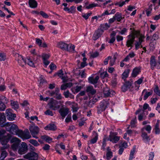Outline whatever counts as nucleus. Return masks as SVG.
<instances>
[{"mask_svg": "<svg viewBox=\"0 0 160 160\" xmlns=\"http://www.w3.org/2000/svg\"><path fill=\"white\" fill-rule=\"evenodd\" d=\"M135 36H139L138 41L136 42L135 43V48L138 49L139 48L142 47L141 43L144 39V37L142 35H140L138 31H134L128 36V39L126 42V45L128 47H132L134 41Z\"/></svg>", "mask_w": 160, "mask_h": 160, "instance_id": "nucleus-1", "label": "nucleus"}, {"mask_svg": "<svg viewBox=\"0 0 160 160\" xmlns=\"http://www.w3.org/2000/svg\"><path fill=\"white\" fill-rule=\"evenodd\" d=\"M38 58L36 56H27L26 58V64L30 66L35 67L37 62Z\"/></svg>", "mask_w": 160, "mask_h": 160, "instance_id": "nucleus-2", "label": "nucleus"}, {"mask_svg": "<svg viewBox=\"0 0 160 160\" xmlns=\"http://www.w3.org/2000/svg\"><path fill=\"white\" fill-rule=\"evenodd\" d=\"M30 122L32 123V124L30 125L29 128V130L31 133L33 137L35 138H38L37 135L39 133L40 129L38 126H35L33 122L30 121Z\"/></svg>", "mask_w": 160, "mask_h": 160, "instance_id": "nucleus-3", "label": "nucleus"}, {"mask_svg": "<svg viewBox=\"0 0 160 160\" xmlns=\"http://www.w3.org/2000/svg\"><path fill=\"white\" fill-rule=\"evenodd\" d=\"M23 158L28 160H38V155L37 153L34 152H32L24 155Z\"/></svg>", "mask_w": 160, "mask_h": 160, "instance_id": "nucleus-4", "label": "nucleus"}, {"mask_svg": "<svg viewBox=\"0 0 160 160\" xmlns=\"http://www.w3.org/2000/svg\"><path fill=\"white\" fill-rule=\"evenodd\" d=\"M49 108L53 110H56L60 108V105L58 104V102L56 100L52 98L48 104Z\"/></svg>", "mask_w": 160, "mask_h": 160, "instance_id": "nucleus-5", "label": "nucleus"}, {"mask_svg": "<svg viewBox=\"0 0 160 160\" xmlns=\"http://www.w3.org/2000/svg\"><path fill=\"white\" fill-rule=\"evenodd\" d=\"M5 127L7 130L12 134L15 133V131L18 128V126L16 125L9 122L7 123Z\"/></svg>", "mask_w": 160, "mask_h": 160, "instance_id": "nucleus-6", "label": "nucleus"}, {"mask_svg": "<svg viewBox=\"0 0 160 160\" xmlns=\"http://www.w3.org/2000/svg\"><path fill=\"white\" fill-rule=\"evenodd\" d=\"M109 104L108 101L103 100L100 103L99 106L98 107V113H101L104 111Z\"/></svg>", "mask_w": 160, "mask_h": 160, "instance_id": "nucleus-7", "label": "nucleus"}, {"mask_svg": "<svg viewBox=\"0 0 160 160\" xmlns=\"http://www.w3.org/2000/svg\"><path fill=\"white\" fill-rule=\"evenodd\" d=\"M12 142H14L12 146V149L14 151H17L19 147V146L21 141L16 137H13L12 139Z\"/></svg>", "mask_w": 160, "mask_h": 160, "instance_id": "nucleus-8", "label": "nucleus"}, {"mask_svg": "<svg viewBox=\"0 0 160 160\" xmlns=\"http://www.w3.org/2000/svg\"><path fill=\"white\" fill-rule=\"evenodd\" d=\"M116 132H110L109 136V140L113 143H116L120 139V137L117 136Z\"/></svg>", "mask_w": 160, "mask_h": 160, "instance_id": "nucleus-9", "label": "nucleus"}, {"mask_svg": "<svg viewBox=\"0 0 160 160\" xmlns=\"http://www.w3.org/2000/svg\"><path fill=\"white\" fill-rule=\"evenodd\" d=\"M28 151V146L25 142H22L21 146L18 149V152L20 154H23L26 153Z\"/></svg>", "mask_w": 160, "mask_h": 160, "instance_id": "nucleus-10", "label": "nucleus"}, {"mask_svg": "<svg viewBox=\"0 0 160 160\" xmlns=\"http://www.w3.org/2000/svg\"><path fill=\"white\" fill-rule=\"evenodd\" d=\"M16 57L19 65L22 67H24L26 64V59L24 60L22 56L18 54H16Z\"/></svg>", "mask_w": 160, "mask_h": 160, "instance_id": "nucleus-11", "label": "nucleus"}, {"mask_svg": "<svg viewBox=\"0 0 160 160\" xmlns=\"http://www.w3.org/2000/svg\"><path fill=\"white\" fill-rule=\"evenodd\" d=\"M103 31V30L101 29L97 30L93 35V39L95 41L98 39L102 35Z\"/></svg>", "mask_w": 160, "mask_h": 160, "instance_id": "nucleus-12", "label": "nucleus"}, {"mask_svg": "<svg viewBox=\"0 0 160 160\" xmlns=\"http://www.w3.org/2000/svg\"><path fill=\"white\" fill-rule=\"evenodd\" d=\"M11 138V135L10 134H8L0 139L1 143L2 145H6L8 142L9 139Z\"/></svg>", "mask_w": 160, "mask_h": 160, "instance_id": "nucleus-13", "label": "nucleus"}, {"mask_svg": "<svg viewBox=\"0 0 160 160\" xmlns=\"http://www.w3.org/2000/svg\"><path fill=\"white\" fill-rule=\"evenodd\" d=\"M103 93L105 97H111L115 94V92L112 90H109L108 88H105L103 90Z\"/></svg>", "mask_w": 160, "mask_h": 160, "instance_id": "nucleus-14", "label": "nucleus"}, {"mask_svg": "<svg viewBox=\"0 0 160 160\" xmlns=\"http://www.w3.org/2000/svg\"><path fill=\"white\" fill-rule=\"evenodd\" d=\"M41 57L43 59V63L45 66H47L50 62L47 60L50 57L49 55L45 53H42L41 55Z\"/></svg>", "mask_w": 160, "mask_h": 160, "instance_id": "nucleus-15", "label": "nucleus"}, {"mask_svg": "<svg viewBox=\"0 0 160 160\" xmlns=\"http://www.w3.org/2000/svg\"><path fill=\"white\" fill-rule=\"evenodd\" d=\"M6 117L3 113H2L0 116V126L1 127H5L7 123H6Z\"/></svg>", "mask_w": 160, "mask_h": 160, "instance_id": "nucleus-16", "label": "nucleus"}, {"mask_svg": "<svg viewBox=\"0 0 160 160\" xmlns=\"http://www.w3.org/2000/svg\"><path fill=\"white\" fill-rule=\"evenodd\" d=\"M57 47L62 50H66L69 45L63 42H60L57 43Z\"/></svg>", "mask_w": 160, "mask_h": 160, "instance_id": "nucleus-17", "label": "nucleus"}, {"mask_svg": "<svg viewBox=\"0 0 160 160\" xmlns=\"http://www.w3.org/2000/svg\"><path fill=\"white\" fill-rule=\"evenodd\" d=\"M132 81H128L126 82L124 85L122 87V91L124 92L129 89L131 86L132 83Z\"/></svg>", "mask_w": 160, "mask_h": 160, "instance_id": "nucleus-18", "label": "nucleus"}, {"mask_svg": "<svg viewBox=\"0 0 160 160\" xmlns=\"http://www.w3.org/2000/svg\"><path fill=\"white\" fill-rule=\"evenodd\" d=\"M59 112L62 116V119H63L68 114L69 112V109L68 108L64 109H61L59 110Z\"/></svg>", "mask_w": 160, "mask_h": 160, "instance_id": "nucleus-19", "label": "nucleus"}, {"mask_svg": "<svg viewBox=\"0 0 160 160\" xmlns=\"http://www.w3.org/2000/svg\"><path fill=\"white\" fill-rule=\"evenodd\" d=\"M46 130L55 131L57 129L56 126L53 124H49L44 127Z\"/></svg>", "mask_w": 160, "mask_h": 160, "instance_id": "nucleus-20", "label": "nucleus"}, {"mask_svg": "<svg viewBox=\"0 0 160 160\" xmlns=\"http://www.w3.org/2000/svg\"><path fill=\"white\" fill-rule=\"evenodd\" d=\"M99 79V77L97 76L95 78H94L92 77H90L88 78V82L89 83L95 84L98 82V81Z\"/></svg>", "mask_w": 160, "mask_h": 160, "instance_id": "nucleus-21", "label": "nucleus"}, {"mask_svg": "<svg viewBox=\"0 0 160 160\" xmlns=\"http://www.w3.org/2000/svg\"><path fill=\"white\" fill-rule=\"evenodd\" d=\"M150 64L151 66V68L153 69L154 67L157 65V62L156 61L155 57L154 56H152L150 59Z\"/></svg>", "mask_w": 160, "mask_h": 160, "instance_id": "nucleus-22", "label": "nucleus"}, {"mask_svg": "<svg viewBox=\"0 0 160 160\" xmlns=\"http://www.w3.org/2000/svg\"><path fill=\"white\" fill-rule=\"evenodd\" d=\"M144 92H145V93L143 99L144 100H146L152 94L153 91L152 90H151L150 92H148L147 91V89H145L143 91L142 94Z\"/></svg>", "mask_w": 160, "mask_h": 160, "instance_id": "nucleus-23", "label": "nucleus"}, {"mask_svg": "<svg viewBox=\"0 0 160 160\" xmlns=\"http://www.w3.org/2000/svg\"><path fill=\"white\" fill-rule=\"evenodd\" d=\"M141 72V68H140L136 67L134 68L132 73V76L133 77H135Z\"/></svg>", "mask_w": 160, "mask_h": 160, "instance_id": "nucleus-24", "label": "nucleus"}, {"mask_svg": "<svg viewBox=\"0 0 160 160\" xmlns=\"http://www.w3.org/2000/svg\"><path fill=\"white\" fill-rule=\"evenodd\" d=\"M86 91L92 95H94L96 92V90L93 88L92 86H88L87 87Z\"/></svg>", "mask_w": 160, "mask_h": 160, "instance_id": "nucleus-25", "label": "nucleus"}, {"mask_svg": "<svg viewBox=\"0 0 160 160\" xmlns=\"http://www.w3.org/2000/svg\"><path fill=\"white\" fill-rule=\"evenodd\" d=\"M28 3L31 8H35L37 7L38 3L35 0H29Z\"/></svg>", "mask_w": 160, "mask_h": 160, "instance_id": "nucleus-26", "label": "nucleus"}, {"mask_svg": "<svg viewBox=\"0 0 160 160\" xmlns=\"http://www.w3.org/2000/svg\"><path fill=\"white\" fill-rule=\"evenodd\" d=\"M31 137V135L27 130L26 132H23L21 138L23 139H28L30 138Z\"/></svg>", "mask_w": 160, "mask_h": 160, "instance_id": "nucleus-27", "label": "nucleus"}, {"mask_svg": "<svg viewBox=\"0 0 160 160\" xmlns=\"http://www.w3.org/2000/svg\"><path fill=\"white\" fill-rule=\"evenodd\" d=\"M141 137L143 139L146 141H149L150 140V138L148 136L147 133L144 131H142Z\"/></svg>", "mask_w": 160, "mask_h": 160, "instance_id": "nucleus-28", "label": "nucleus"}, {"mask_svg": "<svg viewBox=\"0 0 160 160\" xmlns=\"http://www.w3.org/2000/svg\"><path fill=\"white\" fill-rule=\"evenodd\" d=\"M129 72L130 70L129 69H128L125 70L122 74V78L125 80L128 77Z\"/></svg>", "mask_w": 160, "mask_h": 160, "instance_id": "nucleus-29", "label": "nucleus"}, {"mask_svg": "<svg viewBox=\"0 0 160 160\" xmlns=\"http://www.w3.org/2000/svg\"><path fill=\"white\" fill-rule=\"evenodd\" d=\"M93 134L94 135V137L90 141V142L92 144H94L96 143L98 139V133L95 132H94Z\"/></svg>", "mask_w": 160, "mask_h": 160, "instance_id": "nucleus-30", "label": "nucleus"}, {"mask_svg": "<svg viewBox=\"0 0 160 160\" xmlns=\"http://www.w3.org/2000/svg\"><path fill=\"white\" fill-rule=\"evenodd\" d=\"M75 46L71 44L70 45L69 47H68L67 48L66 50L68 52H75Z\"/></svg>", "mask_w": 160, "mask_h": 160, "instance_id": "nucleus-31", "label": "nucleus"}, {"mask_svg": "<svg viewBox=\"0 0 160 160\" xmlns=\"http://www.w3.org/2000/svg\"><path fill=\"white\" fill-rule=\"evenodd\" d=\"M114 17L115 19L118 22L120 21L122 18L121 14L118 12L117 13Z\"/></svg>", "mask_w": 160, "mask_h": 160, "instance_id": "nucleus-32", "label": "nucleus"}, {"mask_svg": "<svg viewBox=\"0 0 160 160\" xmlns=\"http://www.w3.org/2000/svg\"><path fill=\"white\" fill-rule=\"evenodd\" d=\"M97 100L95 98H93L90 100L88 102V106L89 107H92L93 105L95 103Z\"/></svg>", "mask_w": 160, "mask_h": 160, "instance_id": "nucleus-33", "label": "nucleus"}, {"mask_svg": "<svg viewBox=\"0 0 160 160\" xmlns=\"http://www.w3.org/2000/svg\"><path fill=\"white\" fill-rule=\"evenodd\" d=\"M71 105L73 111L77 112L78 109L77 104L74 102H72L71 103Z\"/></svg>", "mask_w": 160, "mask_h": 160, "instance_id": "nucleus-34", "label": "nucleus"}, {"mask_svg": "<svg viewBox=\"0 0 160 160\" xmlns=\"http://www.w3.org/2000/svg\"><path fill=\"white\" fill-rule=\"evenodd\" d=\"M11 105L12 107V108L15 109H17L19 107V105L18 103L17 102H14L13 100H11Z\"/></svg>", "mask_w": 160, "mask_h": 160, "instance_id": "nucleus-35", "label": "nucleus"}, {"mask_svg": "<svg viewBox=\"0 0 160 160\" xmlns=\"http://www.w3.org/2000/svg\"><path fill=\"white\" fill-rule=\"evenodd\" d=\"M23 132V131L22 130H19L18 128L15 131V133H14L13 134L17 135L21 138Z\"/></svg>", "mask_w": 160, "mask_h": 160, "instance_id": "nucleus-36", "label": "nucleus"}, {"mask_svg": "<svg viewBox=\"0 0 160 160\" xmlns=\"http://www.w3.org/2000/svg\"><path fill=\"white\" fill-rule=\"evenodd\" d=\"M151 128V127L150 125H148L145 127H144L142 128V131H144L145 130H146L148 132V133H149L150 132Z\"/></svg>", "mask_w": 160, "mask_h": 160, "instance_id": "nucleus-37", "label": "nucleus"}, {"mask_svg": "<svg viewBox=\"0 0 160 160\" xmlns=\"http://www.w3.org/2000/svg\"><path fill=\"white\" fill-rule=\"evenodd\" d=\"M153 91L156 94L159 96H160V89H159L158 85L155 86V88L153 89Z\"/></svg>", "mask_w": 160, "mask_h": 160, "instance_id": "nucleus-38", "label": "nucleus"}, {"mask_svg": "<svg viewBox=\"0 0 160 160\" xmlns=\"http://www.w3.org/2000/svg\"><path fill=\"white\" fill-rule=\"evenodd\" d=\"M29 142L31 144L33 145L34 146L37 147L39 145V143L35 140L31 139L29 140Z\"/></svg>", "mask_w": 160, "mask_h": 160, "instance_id": "nucleus-39", "label": "nucleus"}, {"mask_svg": "<svg viewBox=\"0 0 160 160\" xmlns=\"http://www.w3.org/2000/svg\"><path fill=\"white\" fill-rule=\"evenodd\" d=\"M6 59V56L4 53L0 52V61H3Z\"/></svg>", "mask_w": 160, "mask_h": 160, "instance_id": "nucleus-40", "label": "nucleus"}, {"mask_svg": "<svg viewBox=\"0 0 160 160\" xmlns=\"http://www.w3.org/2000/svg\"><path fill=\"white\" fill-rule=\"evenodd\" d=\"M57 75L60 78L62 79H63V80H64V78H63V72L62 71V70H60L58 72H57L54 75V76L55 77V76Z\"/></svg>", "mask_w": 160, "mask_h": 160, "instance_id": "nucleus-41", "label": "nucleus"}, {"mask_svg": "<svg viewBox=\"0 0 160 160\" xmlns=\"http://www.w3.org/2000/svg\"><path fill=\"white\" fill-rule=\"evenodd\" d=\"M6 108V106L2 101L0 100V111H4Z\"/></svg>", "mask_w": 160, "mask_h": 160, "instance_id": "nucleus-42", "label": "nucleus"}, {"mask_svg": "<svg viewBox=\"0 0 160 160\" xmlns=\"http://www.w3.org/2000/svg\"><path fill=\"white\" fill-rule=\"evenodd\" d=\"M98 6V4H95L94 3H92L89 4L88 5H87L86 6V8L89 9H90Z\"/></svg>", "mask_w": 160, "mask_h": 160, "instance_id": "nucleus-43", "label": "nucleus"}, {"mask_svg": "<svg viewBox=\"0 0 160 160\" xmlns=\"http://www.w3.org/2000/svg\"><path fill=\"white\" fill-rule=\"evenodd\" d=\"M106 155L107 160H110L112 157V152H107Z\"/></svg>", "mask_w": 160, "mask_h": 160, "instance_id": "nucleus-44", "label": "nucleus"}, {"mask_svg": "<svg viewBox=\"0 0 160 160\" xmlns=\"http://www.w3.org/2000/svg\"><path fill=\"white\" fill-rule=\"evenodd\" d=\"M144 113L143 112L142 113L140 114L138 117V120L139 121H142L143 119H145V117H144Z\"/></svg>", "mask_w": 160, "mask_h": 160, "instance_id": "nucleus-45", "label": "nucleus"}, {"mask_svg": "<svg viewBox=\"0 0 160 160\" xmlns=\"http://www.w3.org/2000/svg\"><path fill=\"white\" fill-rule=\"evenodd\" d=\"M8 155V153L6 151H2L1 154V158H4Z\"/></svg>", "mask_w": 160, "mask_h": 160, "instance_id": "nucleus-46", "label": "nucleus"}, {"mask_svg": "<svg viewBox=\"0 0 160 160\" xmlns=\"http://www.w3.org/2000/svg\"><path fill=\"white\" fill-rule=\"evenodd\" d=\"M16 117V115L15 114H10V116H8V119L10 121H13L14 120V118Z\"/></svg>", "mask_w": 160, "mask_h": 160, "instance_id": "nucleus-47", "label": "nucleus"}, {"mask_svg": "<svg viewBox=\"0 0 160 160\" xmlns=\"http://www.w3.org/2000/svg\"><path fill=\"white\" fill-rule=\"evenodd\" d=\"M76 7L74 6H72L69 8L68 13H74L75 12Z\"/></svg>", "mask_w": 160, "mask_h": 160, "instance_id": "nucleus-48", "label": "nucleus"}, {"mask_svg": "<svg viewBox=\"0 0 160 160\" xmlns=\"http://www.w3.org/2000/svg\"><path fill=\"white\" fill-rule=\"evenodd\" d=\"M6 131L3 129L0 130V139L4 137L5 135Z\"/></svg>", "mask_w": 160, "mask_h": 160, "instance_id": "nucleus-49", "label": "nucleus"}, {"mask_svg": "<svg viewBox=\"0 0 160 160\" xmlns=\"http://www.w3.org/2000/svg\"><path fill=\"white\" fill-rule=\"evenodd\" d=\"M108 74L107 72H103L101 73L100 74V77L102 78H104L105 77H108Z\"/></svg>", "mask_w": 160, "mask_h": 160, "instance_id": "nucleus-50", "label": "nucleus"}, {"mask_svg": "<svg viewBox=\"0 0 160 160\" xmlns=\"http://www.w3.org/2000/svg\"><path fill=\"white\" fill-rule=\"evenodd\" d=\"M155 133L156 134H159L160 133V130L159 128V126L155 125L154 128Z\"/></svg>", "mask_w": 160, "mask_h": 160, "instance_id": "nucleus-51", "label": "nucleus"}, {"mask_svg": "<svg viewBox=\"0 0 160 160\" xmlns=\"http://www.w3.org/2000/svg\"><path fill=\"white\" fill-rule=\"evenodd\" d=\"M143 77H142L140 78L139 79H138L137 81H135V85H136L137 84H141L143 81Z\"/></svg>", "mask_w": 160, "mask_h": 160, "instance_id": "nucleus-52", "label": "nucleus"}, {"mask_svg": "<svg viewBox=\"0 0 160 160\" xmlns=\"http://www.w3.org/2000/svg\"><path fill=\"white\" fill-rule=\"evenodd\" d=\"M44 113L46 115H48L51 116H53V115L52 111L50 110H47L44 112Z\"/></svg>", "mask_w": 160, "mask_h": 160, "instance_id": "nucleus-53", "label": "nucleus"}, {"mask_svg": "<svg viewBox=\"0 0 160 160\" xmlns=\"http://www.w3.org/2000/svg\"><path fill=\"white\" fill-rule=\"evenodd\" d=\"M42 41L39 38H36V44L38 45L39 47L41 46V44H42Z\"/></svg>", "mask_w": 160, "mask_h": 160, "instance_id": "nucleus-54", "label": "nucleus"}, {"mask_svg": "<svg viewBox=\"0 0 160 160\" xmlns=\"http://www.w3.org/2000/svg\"><path fill=\"white\" fill-rule=\"evenodd\" d=\"M116 58V57H114L113 58H111V59H110V63L111 66H112L114 64Z\"/></svg>", "mask_w": 160, "mask_h": 160, "instance_id": "nucleus-55", "label": "nucleus"}, {"mask_svg": "<svg viewBox=\"0 0 160 160\" xmlns=\"http://www.w3.org/2000/svg\"><path fill=\"white\" fill-rule=\"evenodd\" d=\"M87 64L86 62H83L80 64V65L78 66L79 68H82L84 67L85 66H87Z\"/></svg>", "mask_w": 160, "mask_h": 160, "instance_id": "nucleus-56", "label": "nucleus"}, {"mask_svg": "<svg viewBox=\"0 0 160 160\" xmlns=\"http://www.w3.org/2000/svg\"><path fill=\"white\" fill-rule=\"evenodd\" d=\"M54 97L58 100L61 99L62 98L61 94L59 93L55 94V96Z\"/></svg>", "mask_w": 160, "mask_h": 160, "instance_id": "nucleus-57", "label": "nucleus"}, {"mask_svg": "<svg viewBox=\"0 0 160 160\" xmlns=\"http://www.w3.org/2000/svg\"><path fill=\"white\" fill-rule=\"evenodd\" d=\"M49 67H50V69L52 71L56 68V66L53 63H51L49 66Z\"/></svg>", "mask_w": 160, "mask_h": 160, "instance_id": "nucleus-58", "label": "nucleus"}, {"mask_svg": "<svg viewBox=\"0 0 160 160\" xmlns=\"http://www.w3.org/2000/svg\"><path fill=\"white\" fill-rule=\"evenodd\" d=\"M39 13L44 18H48V16L42 11H40Z\"/></svg>", "mask_w": 160, "mask_h": 160, "instance_id": "nucleus-59", "label": "nucleus"}, {"mask_svg": "<svg viewBox=\"0 0 160 160\" xmlns=\"http://www.w3.org/2000/svg\"><path fill=\"white\" fill-rule=\"evenodd\" d=\"M136 123V118L135 117V118L133 120H132L131 122V125L132 127H134V125L135 123Z\"/></svg>", "mask_w": 160, "mask_h": 160, "instance_id": "nucleus-60", "label": "nucleus"}, {"mask_svg": "<svg viewBox=\"0 0 160 160\" xmlns=\"http://www.w3.org/2000/svg\"><path fill=\"white\" fill-rule=\"evenodd\" d=\"M125 4V2L122 1V2H119L115 3V5H118L119 7H122Z\"/></svg>", "mask_w": 160, "mask_h": 160, "instance_id": "nucleus-61", "label": "nucleus"}, {"mask_svg": "<svg viewBox=\"0 0 160 160\" xmlns=\"http://www.w3.org/2000/svg\"><path fill=\"white\" fill-rule=\"evenodd\" d=\"M91 13H88L87 14H84L82 15V17L85 18L86 19H87L88 17L91 15Z\"/></svg>", "mask_w": 160, "mask_h": 160, "instance_id": "nucleus-62", "label": "nucleus"}, {"mask_svg": "<svg viewBox=\"0 0 160 160\" xmlns=\"http://www.w3.org/2000/svg\"><path fill=\"white\" fill-rule=\"evenodd\" d=\"M63 95L66 98H68L69 97V95H71V94L68 91L64 92Z\"/></svg>", "mask_w": 160, "mask_h": 160, "instance_id": "nucleus-63", "label": "nucleus"}, {"mask_svg": "<svg viewBox=\"0 0 160 160\" xmlns=\"http://www.w3.org/2000/svg\"><path fill=\"white\" fill-rule=\"evenodd\" d=\"M6 113L7 116V117L9 116H10V114L12 113V110L10 109H7L6 111Z\"/></svg>", "mask_w": 160, "mask_h": 160, "instance_id": "nucleus-64", "label": "nucleus"}]
</instances>
